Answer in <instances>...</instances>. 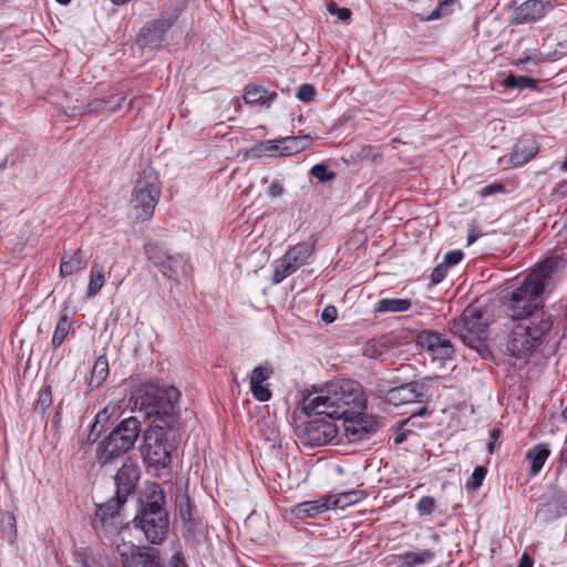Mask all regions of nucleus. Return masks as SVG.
Segmentation results:
<instances>
[{"instance_id": "f257e3e1", "label": "nucleus", "mask_w": 567, "mask_h": 567, "mask_svg": "<svg viewBox=\"0 0 567 567\" xmlns=\"http://www.w3.org/2000/svg\"><path fill=\"white\" fill-rule=\"evenodd\" d=\"M300 408L308 415L324 414L340 420L351 413L362 412L365 409V398L359 382L337 380L305 394Z\"/></svg>"}, {"instance_id": "f03ea898", "label": "nucleus", "mask_w": 567, "mask_h": 567, "mask_svg": "<svg viewBox=\"0 0 567 567\" xmlns=\"http://www.w3.org/2000/svg\"><path fill=\"white\" fill-rule=\"evenodd\" d=\"M181 392L175 386L142 384L132 394V411L140 412L144 417H154L152 424L176 427L178 424V401Z\"/></svg>"}, {"instance_id": "7ed1b4c3", "label": "nucleus", "mask_w": 567, "mask_h": 567, "mask_svg": "<svg viewBox=\"0 0 567 567\" xmlns=\"http://www.w3.org/2000/svg\"><path fill=\"white\" fill-rule=\"evenodd\" d=\"M555 261L545 260L536 269H534L516 288L509 299V308L512 317L518 321H529L532 316L536 313L547 315L542 309V293L545 285L554 271Z\"/></svg>"}, {"instance_id": "20e7f679", "label": "nucleus", "mask_w": 567, "mask_h": 567, "mask_svg": "<svg viewBox=\"0 0 567 567\" xmlns=\"http://www.w3.org/2000/svg\"><path fill=\"white\" fill-rule=\"evenodd\" d=\"M553 327L550 315L536 313L529 321H518L512 329L507 351L516 358H525L539 344Z\"/></svg>"}, {"instance_id": "39448f33", "label": "nucleus", "mask_w": 567, "mask_h": 567, "mask_svg": "<svg viewBox=\"0 0 567 567\" xmlns=\"http://www.w3.org/2000/svg\"><path fill=\"white\" fill-rule=\"evenodd\" d=\"M141 432V422L136 416H130L118 425L99 444L96 461L101 466L109 465L135 444Z\"/></svg>"}, {"instance_id": "423d86ee", "label": "nucleus", "mask_w": 567, "mask_h": 567, "mask_svg": "<svg viewBox=\"0 0 567 567\" xmlns=\"http://www.w3.org/2000/svg\"><path fill=\"white\" fill-rule=\"evenodd\" d=\"M489 326V315L478 308L464 309L460 319L450 322V331L457 334L467 347L483 352L486 349L484 334Z\"/></svg>"}, {"instance_id": "0eeeda50", "label": "nucleus", "mask_w": 567, "mask_h": 567, "mask_svg": "<svg viewBox=\"0 0 567 567\" xmlns=\"http://www.w3.org/2000/svg\"><path fill=\"white\" fill-rule=\"evenodd\" d=\"M176 427L151 424L143 435L141 454L144 463L154 468H166L172 463L169 435Z\"/></svg>"}, {"instance_id": "6e6552de", "label": "nucleus", "mask_w": 567, "mask_h": 567, "mask_svg": "<svg viewBox=\"0 0 567 567\" xmlns=\"http://www.w3.org/2000/svg\"><path fill=\"white\" fill-rule=\"evenodd\" d=\"M161 196L159 181L152 169H145L137 178L132 192L131 205L136 218L150 219Z\"/></svg>"}, {"instance_id": "1a4fd4ad", "label": "nucleus", "mask_w": 567, "mask_h": 567, "mask_svg": "<svg viewBox=\"0 0 567 567\" xmlns=\"http://www.w3.org/2000/svg\"><path fill=\"white\" fill-rule=\"evenodd\" d=\"M311 144L312 138L309 135L286 136L280 140L261 142L251 152L257 157L291 156L309 148Z\"/></svg>"}, {"instance_id": "9d476101", "label": "nucleus", "mask_w": 567, "mask_h": 567, "mask_svg": "<svg viewBox=\"0 0 567 567\" xmlns=\"http://www.w3.org/2000/svg\"><path fill=\"white\" fill-rule=\"evenodd\" d=\"M429 389L427 383L413 381L391 389L377 384L375 393L390 404L402 405L425 402L430 398Z\"/></svg>"}, {"instance_id": "9b49d317", "label": "nucleus", "mask_w": 567, "mask_h": 567, "mask_svg": "<svg viewBox=\"0 0 567 567\" xmlns=\"http://www.w3.org/2000/svg\"><path fill=\"white\" fill-rule=\"evenodd\" d=\"M339 421H341L339 442L346 437L348 442L355 443L368 439L379 429L378 420L362 412L342 416Z\"/></svg>"}, {"instance_id": "f8f14e48", "label": "nucleus", "mask_w": 567, "mask_h": 567, "mask_svg": "<svg viewBox=\"0 0 567 567\" xmlns=\"http://www.w3.org/2000/svg\"><path fill=\"white\" fill-rule=\"evenodd\" d=\"M313 244L299 243L291 247L280 259L277 260L274 271V284L281 282L285 278L296 272L313 252Z\"/></svg>"}, {"instance_id": "ddd939ff", "label": "nucleus", "mask_w": 567, "mask_h": 567, "mask_svg": "<svg viewBox=\"0 0 567 567\" xmlns=\"http://www.w3.org/2000/svg\"><path fill=\"white\" fill-rule=\"evenodd\" d=\"M134 522L152 544H161L167 535L168 515L166 511L141 509Z\"/></svg>"}, {"instance_id": "4468645a", "label": "nucleus", "mask_w": 567, "mask_h": 567, "mask_svg": "<svg viewBox=\"0 0 567 567\" xmlns=\"http://www.w3.org/2000/svg\"><path fill=\"white\" fill-rule=\"evenodd\" d=\"M337 420L321 414L307 422L305 434L312 445H324L333 439H339L340 425Z\"/></svg>"}, {"instance_id": "2eb2a0df", "label": "nucleus", "mask_w": 567, "mask_h": 567, "mask_svg": "<svg viewBox=\"0 0 567 567\" xmlns=\"http://www.w3.org/2000/svg\"><path fill=\"white\" fill-rule=\"evenodd\" d=\"M145 255L147 259L159 269L163 276L175 280L184 259L182 255H171L159 244H146Z\"/></svg>"}, {"instance_id": "dca6fc26", "label": "nucleus", "mask_w": 567, "mask_h": 567, "mask_svg": "<svg viewBox=\"0 0 567 567\" xmlns=\"http://www.w3.org/2000/svg\"><path fill=\"white\" fill-rule=\"evenodd\" d=\"M116 550L121 557L123 567H163L158 553L154 548H140L132 544L117 546Z\"/></svg>"}, {"instance_id": "f3484780", "label": "nucleus", "mask_w": 567, "mask_h": 567, "mask_svg": "<svg viewBox=\"0 0 567 567\" xmlns=\"http://www.w3.org/2000/svg\"><path fill=\"white\" fill-rule=\"evenodd\" d=\"M125 503V499L115 494L110 501L99 505L93 519L94 528H102L109 533L117 532L122 525L121 508Z\"/></svg>"}, {"instance_id": "a211bd4d", "label": "nucleus", "mask_w": 567, "mask_h": 567, "mask_svg": "<svg viewBox=\"0 0 567 567\" xmlns=\"http://www.w3.org/2000/svg\"><path fill=\"white\" fill-rule=\"evenodd\" d=\"M417 343L425 349L434 360H450L454 354V347L451 341L436 331H422L417 336Z\"/></svg>"}, {"instance_id": "6ab92c4d", "label": "nucleus", "mask_w": 567, "mask_h": 567, "mask_svg": "<svg viewBox=\"0 0 567 567\" xmlns=\"http://www.w3.org/2000/svg\"><path fill=\"white\" fill-rule=\"evenodd\" d=\"M140 475L141 470L137 463L127 458L114 476L115 494L126 501L127 496L134 492Z\"/></svg>"}, {"instance_id": "aec40b11", "label": "nucleus", "mask_w": 567, "mask_h": 567, "mask_svg": "<svg viewBox=\"0 0 567 567\" xmlns=\"http://www.w3.org/2000/svg\"><path fill=\"white\" fill-rule=\"evenodd\" d=\"M272 373V368L268 365H258L251 371L249 385L251 394L256 400L267 402L271 399V391L268 384H264V382H266Z\"/></svg>"}, {"instance_id": "412c9836", "label": "nucleus", "mask_w": 567, "mask_h": 567, "mask_svg": "<svg viewBox=\"0 0 567 567\" xmlns=\"http://www.w3.org/2000/svg\"><path fill=\"white\" fill-rule=\"evenodd\" d=\"M169 19L154 20L141 29L138 33V43L142 47H156L163 39L165 32L172 27Z\"/></svg>"}, {"instance_id": "4be33fe9", "label": "nucleus", "mask_w": 567, "mask_h": 567, "mask_svg": "<svg viewBox=\"0 0 567 567\" xmlns=\"http://www.w3.org/2000/svg\"><path fill=\"white\" fill-rule=\"evenodd\" d=\"M538 144L530 135H524L517 140L511 153V162L520 166L530 161L538 153Z\"/></svg>"}, {"instance_id": "5701e85b", "label": "nucleus", "mask_w": 567, "mask_h": 567, "mask_svg": "<svg viewBox=\"0 0 567 567\" xmlns=\"http://www.w3.org/2000/svg\"><path fill=\"white\" fill-rule=\"evenodd\" d=\"M547 11V4L542 0H527L520 4L513 14L516 24L542 19Z\"/></svg>"}, {"instance_id": "b1692460", "label": "nucleus", "mask_w": 567, "mask_h": 567, "mask_svg": "<svg viewBox=\"0 0 567 567\" xmlns=\"http://www.w3.org/2000/svg\"><path fill=\"white\" fill-rule=\"evenodd\" d=\"M132 103L133 99H128L127 93H121L112 95L107 99L95 100L87 106L86 110L82 111V113H96L105 109H109L112 112H117L123 109L128 111L132 107Z\"/></svg>"}, {"instance_id": "393cba45", "label": "nucleus", "mask_w": 567, "mask_h": 567, "mask_svg": "<svg viewBox=\"0 0 567 567\" xmlns=\"http://www.w3.org/2000/svg\"><path fill=\"white\" fill-rule=\"evenodd\" d=\"M331 508V497H322L319 499L307 501L295 505L291 513L297 518L315 517Z\"/></svg>"}, {"instance_id": "a878e982", "label": "nucleus", "mask_w": 567, "mask_h": 567, "mask_svg": "<svg viewBox=\"0 0 567 567\" xmlns=\"http://www.w3.org/2000/svg\"><path fill=\"white\" fill-rule=\"evenodd\" d=\"M175 504L178 515L187 532L195 533L197 520L195 517V507L193 506L189 496L184 492H179L176 495Z\"/></svg>"}, {"instance_id": "bb28decb", "label": "nucleus", "mask_w": 567, "mask_h": 567, "mask_svg": "<svg viewBox=\"0 0 567 567\" xmlns=\"http://www.w3.org/2000/svg\"><path fill=\"white\" fill-rule=\"evenodd\" d=\"M87 265V257L81 249L64 254L61 258L60 274L61 276H70L84 269Z\"/></svg>"}, {"instance_id": "cd10ccee", "label": "nucleus", "mask_w": 567, "mask_h": 567, "mask_svg": "<svg viewBox=\"0 0 567 567\" xmlns=\"http://www.w3.org/2000/svg\"><path fill=\"white\" fill-rule=\"evenodd\" d=\"M276 92H268L260 85H247L245 89L244 100L249 105L270 106L276 100Z\"/></svg>"}, {"instance_id": "c85d7f7f", "label": "nucleus", "mask_w": 567, "mask_h": 567, "mask_svg": "<svg viewBox=\"0 0 567 567\" xmlns=\"http://www.w3.org/2000/svg\"><path fill=\"white\" fill-rule=\"evenodd\" d=\"M549 455H550L549 446H548V444H545V443L537 444L527 452L526 457L530 462V474L532 475H536L540 472V470L543 468V466Z\"/></svg>"}, {"instance_id": "c756f323", "label": "nucleus", "mask_w": 567, "mask_h": 567, "mask_svg": "<svg viewBox=\"0 0 567 567\" xmlns=\"http://www.w3.org/2000/svg\"><path fill=\"white\" fill-rule=\"evenodd\" d=\"M165 496L163 489L158 484H152L146 492L145 502L143 503L142 509L151 511H166Z\"/></svg>"}, {"instance_id": "7c9ffc66", "label": "nucleus", "mask_w": 567, "mask_h": 567, "mask_svg": "<svg viewBox=\"0 0 567 567\" xmlns=\"http://www.w3.org/2000/svg\"><path fill=\"white\" fill-rule=\"evenodd\" d=\"M412 306L410 299L383 298L374 307V312H404Z\"/></svg>"}, {"instance_id": "2f4dec72", "label": "nucleus", "mask_w": 567, "mask_h": 567, "mask_svg": "<svg viewBox=\"0 0 567 567\" xmlns=\"http://www.w3.org/2000/svg\"><path fill=\"white\" fill-rule=\"evenodd\" d=\"M390 339L383 336L379 339H371L362 347V354L370 359H379L389 350Z\"/></svg>"}, {"instance_id": "473e14b6", "label": "nucleus", "mask_w": 567, "mask_h": 567, "mask_svg": "<svg viewBox=\"0 0 567 567\" xmlns=\"http://www.w3.org/2000/svg\"><path fill=\"white\" fill-rule=\"evenodd\" d=\"M109 375V361L105 355H100L91 371L89 386L93 390L99 388Z\"/></svg>"}, {"instance_id": "72a5a7b5", "label": "nucleus", "mask_w": 567, "mask_h": 567, "mask_svg": "<svg viewBox=\"0 0 567 567\" xmlns=\"http://www.w3.org/2000/svg\"><path fill=\"white\" fill-rule=\"evenodd\" d=\"M434 557V553L429 549L420 551H408L400 555L399 559L403 567H414L415 565L424 564Z\"/></svg>"}, {"instance_id": "f704fd0d", "label": "nucleus", "mask_w": 567, "mask_h": 567, "mask_svg": "<svg viewBox=\"0 0 567 567\" xmlns=\"http://www.w3.org/2000/svg\"><path fill=\"white\" fill-rule=\"evenodd\" d=\"M104 284H105V277H104L103 271L100 268H97L96 265H93V267L91 269V276H90V281H89L87 291H86L87 298H92V297L96 296L101 291Z\"/></svg>"}, {"instance_id": "c9c22d12", "label": "nucleus", "mask_w": 567, "mask_h": 567, "mask_svg": "<svg viewBox=\"0 0 567 567\" xmlns=\"http://www.w3.org/2000/svg\"><path fill=\"white\" fill-rule=\"evenodd\" d=\"M69 330L70 323L68 321V316L61 315L52 337V346L54 348H59L63 343L69 333Z\"/></svg>"}, {"instance_id": "e433bc0d", "label": "nucleus", "mask_w": 567, "mask_h": 567, "mask_svg": "<svg viewBox=\"0 0 567 567\" xmlns=\"http://www.w3.org/2000/svg\"><path fill=\"white\" fill-rule=\"evenodd\" d=\"M504 84L506 87H511V89H514V87H517V89H525V87H528V89H536L537 84H536V81L532 78H528V76H524V75H513V74H509L506 76L505 81H504Z\"/></svg>"}, {"instance_id": "4c0bfd02", "label": "nucleus", "mask_w": 567, "mask_h": 567, "mask_svg": "<svg viewBox=\"0 0 567 567\" xmlns=\"http://www.w3.org/2000/svg\"><path fill=\"white\" fill-rule=\"evenodd\" d=\"M331 497V508H344L352 503L358 501V492L341 493L337 496Z\"/></svg>"}, {"instance_id": "58836bf2", "label": "nucleus", "mask_w": 567, "mask_h": 567, "mask_svg": "<svg viewBox=\"0 0 567 567\" xmlns=\"http://www.w3.org/2000/svg\"><path fill=\"white\" fill-rule=\"evenodd\" d=\"M52 404V390L51 385H45L39 392L38 400L34 403V409L41 413Z\"/></svg>"}, {"instance_id": "ea45409f", "label": "nucleus", "mask_w": 567, "mask_h": 567, "mask_svg": "<svg viewBox=\"0 0 567 567\" xmlns=\"http://www.w3.org/2000/svg\"><path fill=\"white\" fill-rule=\"evenodd\" d=\"M550 509H553L556 516H560L567 513V494L557 493L551 501L548 503Z\"/></svg>"}, {"instance_id": "a19ab883", "label": "nucleus", "mask_w": 567, "mask_h": 567, "mask_svg": "<svg viewBox=\"0 0 567 567\" xmlns=\"http://www.w3.org/2000/svg\"><path fill=\"white\" fill-rule=\"evenodd\" d=\"M310 174L320 183L332 181L336 177V173L329 171L328 167L323 164L315 165L311 168Z\"/></svg>"}, {"instance_id": "79ce46f5", "label": "nucleus", "mask_w": 567, "mask_h": 567, "mask_svg": "<svg viewBox=\"0 0 567 567\" xmlns=\"http://www.w3.org/2000/svg\"><path fill=\"white\" fill-rule=\"evenodd\" d=\"M487 470L484 466H476L472 476L466 482V487L468 489H477L482 485Z\"/></svg>"}, {"instance_id": "37998d69", "label": "nucleus", "mask_w": 567, "mask_h": 567, "mask_svg": "<svg viewBox=\"0 0 567 567\" xmlns=\"http://www.w3.org/2000/svg\"><path fill=\"white\" fill-rule=\"evenodd\" d=\"M455 1L456 0H439V6L424 20L433 21L441 19L443 16L449 14V7L452 6Z\"/></svg>"}, {"instance_id": "c03bdc74", "label": "nucleus", "mask_w": 567, "mask_h": 567, "mask_svg": "<svg viewBox=\"0 0 567 567\" xmlns=\"http://www.w3.org/2000/svg\"><path fill=\"white\" fill-rule=\"evenodd\" d=\"M434 507H435V501L433 497L431 496H424L422 497L417 504H416V509H417V513L421 515V516H424V515H431L434 511Z\"/></svg>"}, {"instance_id": "a18cd8bd", "label": "nucleus", "mask_w": 567, "mask_h": 567, "mask_svg": "<svg viewBox=\"0 0 567 567\" xmlns=\"http://www.w3.org/2000/svg\"><path fill=\"white\" fill-rule=\"evenodd\" d=\"M315 95H316L315 86L312 84H308V83L300 85V87L298 89V92H297V97L302 102L312 101Z\"/></svg>"}, {"instance_id": "49530a36", "label": "nucleus", "mask_w": 567, "mask_h": 567, "mask_svg": "<svg viewBox=\"0 0 567 567\" xmlns=\"http://www.w3.org/2000/svg\"><path fill=\"white\" fill-rule=\"evenodd\" d=\"M328 11L333 14V16H337V18L339 20H342V21H347L350 19L351 17V11L350 9L348 8H340L338 7V4L333 1L329 2L328 3Z\"/></svg>"}, {"instance_id": "de8ad7c7", "label": "nucleus", "mask_w": 567, "mask_h": 567, "mask_svg": "<svg viewBox=\"0 0 567 567\" xmlns=\"http://www.w3.org/2000/svg\"><path fill=\"white\" fill-rule=\"evenodd\" d=\"M110 417H111V413L109 412V408L105 406L104 409H102L101 411H99L96 413L94 422L92 424L96 425L97 429H101L102 431H104L105 425L110 421Z\"/></svg>"}, {"instance_id": "09e8293b", "label": "nucleus", "mask_w": 567, "mask_h": 567, "mask_svg": "<svg viewBox=\"0 0 567 567\" xmlns=\"http://www.w3.org/2000/svg\"><path fill=\"white\" fill-rule=\"evenodd\" d=\"M464 257V254L461 250H452L445 254L443 264L446 265L447 268L457 265Z\"/></svg>"}, {"instance_id": "8fccbe9b", "label": "nucleus", "mask_w": 567, "mask_h": 567, "mask_svg": "<svg viewBox=\"0 0 567 567\" xmlns=\"http://www.w3.org/2000/svg\"><path fill=\"white\" fill-rule=\"evenodd\" d=\"M447 267L443 262L437 265L431 275V279L433 284H440L445 277L447 272Z\"/></svg>"}, {"instance_id": "3c124183", "label": "nucleus", "mask_w": 567, "mask_h": 567, "mask_svg": "<svg viewBox=\"0 0 567 567\" xmlns=\"http://www.w3.org/2000/svg\"><path fill=\"white\" fill-rule=\"evenodd\" d=\"M321 319L326 323H332L337 319V308L333 306H327L322 311Z\"/></svg>"}, {"instance_id": "603ef678", "label": "nucleus", "mask_w": 567, "mask_h": 567, "mask_svg": "<svg viewBox=\"0 0 567 567\" xmlns=\"http://www.w3.org/2000/svg\"><path fill=\"white\" fill-rule=\"evenodd\" d=\"M102 430L97 429L96 425L91 424L90 431L85 437V443L91 445L97 441L102 434Z\"/></svg>"}, {"instance_id": "864d4df0", "label": "nucleus", "mask_w": 567, "mask_h": 567, "mask_svg": "<svg viewBox=\"0 0 567 567\" xmlns=\"http://www.w3.org/2000/svg\"><path fill=\"white\" fill-rule=\"evenodd\" d=\"M282 193V185L278 181H274L268 187V194L271 197H279Z\"/></svg>"}, {"instance_id": "5fc2aeb1", "label": "nucleus", "mask_w": 567, "mask_h": 567, "mask_svg": "<svg viewBox=\"0 0 567 567\" xmlns=\"http://www.w3.org/2000/svg\"><path fill=\"white\" fill-rule=\"evenodd\" d=\"M503 186L501 185H487L482 189V196H489L496 190H502Z\"/></svg>"}, {"instance_id": "6e6d98bb", "label": "nucleus", "mask_w": 567, "mask_h": 567, "mask_svg": "<svg viewBox=\"0 0 567 567\" xmlns=\"http://www.w3.org/2000/svg\"><path fill=\"white\" fill-rule=\"evenodd\" d=\"M172 567H186L185 561L179 553L173 555Z\"/></svg>"}, {"instance_id": "4d7b16f0", "label": "nucleus", "mask_w": 567, "mask_h": 567, "mask_svg": "<svg viewBox=\"0 0 567 567\" xmlns=\"http://www.w3.org/2000/svg\"><path fill=\"white\" fill-rule=\"evenodd\" d=\"M518 567H533V559L527 554H523Z\"/></svg>"}, {"instance_id": "13d9d810", "label": "nucleus", "mask_w": 567, "mask_h": 567, "mask_svg": "<svg viewBox=\"0 0 567 567\" xmlns=\"http://www.w3.org/2000/svg\"><path fill=\"white\" fill-rule=\"evenodd\" d=\"M427 413H429L427 408L425 405H422L417 410H415L411 413V417H416V416L422 417V416L426 415Z\"/></svg>"}, {"instance_id": "bf43d9fd", "label": "nucleus", "mask_w": 567, "mask_h": 567, "mask_svg": "<svg viewBox=\"0 0 567 567\" xmlns=\"http://www.w3.org/2000/svg\"><path fill=\"white\" fill-rule=\"evenodd\" d=\"M83 565L84 567H101L100 564L92 557H85Z\"/></svg>"}, {"instance_id": "052dcab7", "label": "nucleus", "mask_w": 567, "mask_h": 567, "mask_svg": "<svg viewBox=\"0 0 567 567\" xmlns=\"http://www.w3.org/2000/svg\"><path fill=\"white\" fill-rule=\"evenodd\" d=\"M555 192L559 195L567 194V182L558 184L557 187L555 188Z\"/></svg>"}, {"instance_id": "680f3d73", "label": "nucleus", "mask_w": 567, "mask_h": 567, "mask_svg": "<svg viewBox=\"0 0 567 567\" xmlns=\"http://www.w3.org/2000/svg\"><path fill=\"white\" fill-rule=\"evenodd\" d=\"M405 439H406V434H405V432H400V433H398V434L394 436L393 442H394V444H396V445H398V444L403 443V442L405 441Z\"/></svg>"}, {"instance_id": "e2e57ef3", "label": "nucleus", "mask_w": 567, "mask_h": 567, "mask_svg": "<svg viewBox=\"0 0 567 567\" xmlns=\"http://www.w3.org/2000/svg\"><path fill=\"white\" fill-rule=\"evenodd\" d=\"M501 435V430L499 429H493L489 433V437L491 440L493 441H496Z\"/></svg>"}, {"instance_id": "0e129e2a", "label": "nucleus", "mask_w": 567, "mask_h": 567, "mask_svg": "<svg viewBox=\"0 0 567 567\" xmlns=\"http://www.w3.org/2000/svg\"><path fill=\"white\" fill-rule=\"evenodd\" d=\"M560 462L567 464V445L560 451Z\"/></svg>"}, {"instance_id": "69168bd1", "label": "nucleus", "mask_w": 567, "mask_h": 567, "mask_svg": "<svg viewBox=\"0 0 567 567\" xmlns=\"http://www.w3.org/2000/svg\"><path fill=\"white\" fill-rule=\"evenodd\" d=\"M477 235L473 234V233H470L468 236H467V243L468 245L473 244L476 239H477Z\"/></svg>"}, {"instance_id": "338daca9", "label": "nucleus", "mask_w": 567, "mask_h": 567, "mask_svg": "<svg viewBox=\"0 0 567 567\" xmlns=\"http://www.w3.org/2000/svg\"><path fill=\"white\" fill-rule=\"evenodd\" d=\"M564 337L567 338V307H566V312H565V316H564Z\"/></svg>"}, {"instance_id": "774afa93", "label": "nucleus", "mask_w": 567, "mask_h": 567, "mask_svg": "<svg viewBox=\"0 0 567 567\" xmlns=\"http://www.w3.org/2000/svg\"><path fill=\"white\" fill-rule=\"evenodd\" d=\"M495 449V441L491 440V442L487 444V451L489 454L494 452Z\"/></svg>"}]
</instances>
